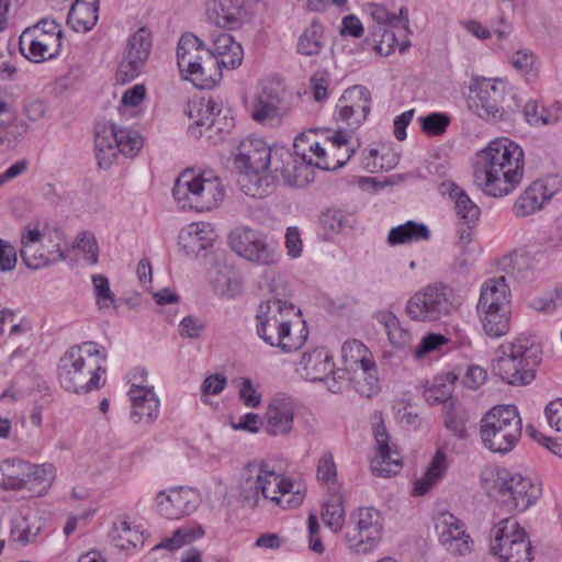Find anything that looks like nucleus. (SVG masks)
Instances as JSON below:
<instances>
[{
	"label": "nucleus",
	"mask_w": 562,
	"mask_h": 562,
	"mask_svg": "<svg viewBox=\"0 0 562 562\" xmlns=\"http://www.w3.org/2000/svg\"><path fill=\"white\" fill-rule=\"evenodd\" d=\"M153 46L149 29L139 27L127 40L123 60L120 64L117 77L123 82L133 80L143 69Z\"/></svg>",
	"instance_id": "obj_18"
},
{
	"label": "nucleus",
	"mask_w": 562,
	"mask_h": 562,
	"mask_svg": "<svg viewBox=\"0 0 562 562\" xmlns=\"http://www.w3.org/2000/svg\"><path fill=\"white\" fill-rule=\"evenodd\" d=\"M294 305L280 299L261 302L256 315L257 335L269 346L283 352L299 350L306 341L308 331L302 327L293 333L292 317L295 315Z\"/></svg>",
	"instance_id": "obj_3"
},
{
	"label": "nucleus",
	"mask_w": 562,
	"mask_h": 562,
	"mask_svg": "<svg viewBox=\"0 0 562 562\" xmlns=\"http://www.w3.org/2000/svg\"><path fill=\"white\" fill-rule=\"evenodd\" d=\"M77 248L85 254V259L90 265L98 262L99 247L93 235L81 233L77 237Z\"/></svg>",
	"instance_id": "obj_58"
},
{
	"label": "nucleus",
	"mask_w": 562,
	"mask_h": 562,
	"mask_svg": "<svg viewBox=\"0 0 562 562\" xmlns=\"http://www.w3.org/2000/svg\"><path fill=\"white\" fill-rule=\"evenodd\" d=\"M436 529L440 543L454 555L470 553L471 539L467 533L464 524L450 513L438 516Z\"/></svg>",
	"instance_id": "obj_22"
},
{
	"label": "nucleus",
	"mask_w": 562,
	"mask_h": 562,
	"mask_svg": "<svg viewBox=\"0 0 562 562\" xmlns=\"http://www.w3.org/2000/svg\"><path fill=\"white\" fill-rule=\"evenodd\" d=\"M261 172L240 170L237 182L246 195L261 199L270 193L271 186Z\"/></svg>",
	"instance_id": "obj_45"
},
{
	"label": "nucleus",
	"mask_w": 562,
	"mask_h": 562,
	"mask_svg": "<svg viewBox=\"0 0 562 562\" xmlns=\"http://www.w3.org/2000/svg\"><path fill=\"white\" fill-rule=\"evenodd\" d=\"M483 487L507 512H524L541 495V486L530 476L506 468L486 469L482 473Z\"/></svg>",
	"instance_id": "obj_6"
},
{
	"label": "nucleus",
	"mask_w": 562,
	"mask_h": 562,
	"mask_svg": "<svg viewBox=\"0 0 562 562\" xmlns=\"http://www.w3.org/2000/svg\"><path fill=\"white\" fill-rule=\"evenodd\" d=\"M467 418L464 415L457 411H448L445 418L446 427L451 430L458 438L467 436Z\"/></svg>",
	"instance_id": "obj_62"
},
{
	"label": "nucleus",
	"mask_w": 562,
	"mask_h": 562,
	"mask_svg": "<svg viewBox=\"0 0 562 562\" xmlns=\"http://www.w3.org/2000/svg\"><path fill=\"white\" fill-rule=\"evenodd\" d=\"M509 288L505 277L488 279L482 286L477 311L508 310Z\"/></svg>",
	"instance_id": "obj_31"
},
{
	"label": "nucleus",
	"mask_w": 562,
	"mask_h": 562,
	"mask_svg": "<svg viewBox=\"0 0 562 562\" xmlns=\"http://www.w3.org/2000/svg\"><path fill=\"white\" fill-rule=\"evenodd\" d=\"M521 418L514 405H496L481 419L483 446L493 453L510 452L521 437Z\"/></svg>",
	"instance_id": "obj_8"
},
{
	"label": "nucleus",
	"mask_w": 562,
	"mask_h": 562,
	"mask_svg": "<svg viewBox=\"0 0 562 562\" xmlns=\"http://www.w3.org/2000/svg\"><path fill=\"white\" fill-rule=\"evenodd\" d=\"M459 306L460 301L454 290L442 282H436L416 292L407 301L405 310L414 321L437 322L451 315Z\"/></svg>",
	"instance_id": "obj_10"
},
{
	"label": "nucleus",
	"mask_w": 562,
	"mask_h": 562,
	"mask_svg": "<svg viewBox=\"0 0 562 562\" xmlns=\"http://www.w3.org/2000/svg\"><path fill=\"white\" fill-rule=\"evenodd\" d=\"M430 232L423 223L407 221L396 227H392L387 235L390 245L409 244L414 241L428 240Z\"/></svg>",
	"instance_id": "obj_35"
},
{
	"label": "nucleus",
	"mask_w": 562,
	"mask_h": 562,
	"mask_svg": "<svg viewBox=\"0 0 562 562\" xmlns=\"http://www.w3.org/2000/svg\"><path fill=\"white\" fill-rule=\"evenodd\" d=\"M272 160V149L263 139L247 138L240 143L234 162L239 170L266 171Z\"/></svg>",
	"instance_id": "obj_24"
},
{
	"label": "nucleus",
	"mask_w": 562,
	"mask_h": 562,
	"mask_svg": "<svg viewBox=\"0 0 562 562\" xmlns=\"http://www.w3.org/2000/svg\"><path fill=\"white\" fill-rule=\"evenodd\" d=\"M448 342V339L441 335V334H428L426 335L420 342L418 344L415 356L416 358H423L430 353L431 351H435L439 349L441 346L446 345Z\"/></svg>",
	"instance_id": "obj_59"
},
{
	"label": "nucleus",
	"mask_w": 562,
	"mask_h": 562,
	"mask_svg": "<svg viewBox=\"0 0 562 562\" xmlns=\"http://www.w3.org/2000/svg\"><path fill=\"white\" fill-rule=\"evenodd\" d=\"M244 57L243 47L240 44L233 45V48H231L229 52H225V54L214 58L215 64L214 67H212V74L213 76H220V72L217 71L221 67L227 68V69H235L237 68Z\"/></svg>",
	"instance_id": "obj_55"
},
{
	"label": "nucleus",
	"mask_w": 562,
	"mask_h": 562,
	"mask_svg": "<svg viewBox=\"0 0 562 562\" xmlns=\"http://www.w3.org/2000/svg\"><path fill=\"white\" fill-rule=\"evenodd\" d=\"M487 336L498 338L509 330V310L477 311Z\"/></svg>",
	"instance_id": "obj_42"
},
{
	"label": "nucleus",
	"mask_w": 562,
	"mask_h": 562,
	"mask_svg": "<svg viewBox=\"0 0 562 562\" xmlns=\"http://www.w3.org/2000/svg\"><path fill=\"white\" fill-rule=\"evenodd\" d=\"M159 513L168 519H178L195 509L196 494L192 488L182 486L159 492L156 497Z\"/></svg>",
	"instance_id": "obj_26"
},
{
	"label": "nucleus",
	"mask_w": 562,
	"mask_h": 562,
	"mask_svg": "<svg viewBox=\"0 0 562 562\" xmlns=\"http://www.w3.org/2000/svg\"><path fill=\"white\" fill-rule=\"evenodd\" d=\"M55 476L56 469L52 463L35 464L30 462L26 488L41 487L42 491H46L54 482Z\"/></svg>",
	"instance_id": "obj_50"
},
{
	"label": "nucleus",
	"mask_w": 562,
	"mask_h": 562,
	"mask_svg": "<svg viewBox=\"0 0 562 562\" xmlns=\"http://www.w3.org/2000/svg\"><path fill=\"white\" fill-rule=\"evenodd\" d=\"M372 97L368 88H348L336 104L335 117L351 131L359 128L371 111Z\"/></svg>",
	"instance_id": "obj_16"
},
{
	"label": "nucleus",
	"mask_w": 562,
	"mask_h": 562,
	"mask_svg": "<svg viewBox=\"0 0 562 562\" xmlns=\"http://www.w3.org/2000/svg\"><path fill=\"white\" fill-rule=\"evenodd\" d=\"M293 482L262 463L247 469V475L240 484V496L246 506L255 507L260 496L270 499L283 508H294L302 504L304 494L292 492Z\"/></svg>",
	"instance_id": "obj_5"
},
{
	"label": "nucleus",
	"mask_w": 562,
	"mask_h": 562,
	"mask_svg": "<svg viewBox=\"0 0 562 562\" xmlns=\"http://www.w3.org/2000/svg\"><path fill=\"white\" fill-rule=\"evenodd\" d=\"M553 195L547 186L537 180L532 182L516 200L513 212L517 217H525L540 210Z\"/></svg>",
	"instance_id": "obj_30"
},
{
	"label": "nucleus",
	"mask_w": 562,
	"mask_h": 562,
	"mask_svg": "<svg viewBox=\"0 0 562 562\" xmlns=\"http://www.w3.org/2000/svg\"><path fill=\"white\" fill-rule=\"evenodd\" d=\"M337 470L330 452L321 456L317 464V480L330 487L336 483Z\"/></svg>",
	"instance_id": "obj_56"
},
{
	"label": "nucleus",
	"mask_w": 562,
	"mask_h": 562,
	"mask_svg": "<svg viewBox=\"0 0 562 562\" xmlns=\"http://www.w3.org/2000/svg\"><path fill=\"white\" fill-rule=\"evenodd\" d=\"M422 130L428 135H441L446 132L450 117L445 113H431L420 117Z\"/></svg>",
	"instance_id": "obj_57"
},
{
	"label": "nucleus",
	"mask_w": 562,
	"mask_h": 562,
	"mask_svg": "<svg viewBox=\"0 0 562 562\" xmlns=\"http://www.w3.org/2000/svg\"><path fill=\"white\" fill-rule=\"evenodd\" d=\"M375 318L383 325L393 346L404 348L411 344L413 339L411 331L401 326L400 321L392 312H380Z\"/></svg>",
	"instance_id": "obj_38"
},
{
	"label": "nucleus",
	"mask_w": 562,
	"mask_h": 562,
	"mask_svg": "<svg viewBox=\"0 0 562 562\" xmlns=\"http://www.w3.org/2000/svg\"><path fill=\"white\" fill-rule=\"evenodd\" d=\"M203 536L204 530L200 525L183 526L176 529L170 538L162 539L161 542L154 548V550L167 549L169 551H175L186 544H190Z\"/></svg>",
	"instance_id": "obj_43"
},
{
	"label": "nucleus",
	"mask_w": 562,
	"mask_h": 562,
	"mask_svg": "<svg viewBox=\"0 0 562 562\" xmlns=\"http://www.w3.org/2000/svg\"><path fill=\"white\" fill-rule=\"evenodd\" d=\"M300 364L302 374L312 382L323 381L334 368L333 357L325 348L303 353Z\"/></svg>",
	"instance_id": "obj_32"
},
{
	"label": "nucleus",
	"mask_w": 562,
	"mask_h": 562,
	"mask_svg": "<svg viewBox=\"0 0 562 562\" xmlns=\"http://www.w3.org/2000/svg\"><path fill=\"white\" fill-rule=\"evenodd\" d=\"M20 252L25 266L33 270L57 263L66 259V255L60 245L53 238H49L47 243L41 247L24 241V247H22Z\"/></svg>",
	"instance_id": "obj_29"
},
{
	"label": "nucleus",
	"mask_w": 562,
	"mask_h": 562,
	"mask_svg": "<svg viewBox=\"0 0 562 562\" xmlns=\"http://www.w3.org/2000/svg\"><path fill=\"white\" fill-rule=\"evenodd\" d=\"M341 358L344 366L349 371H355L374 363L371 351L357 339L344 342L341 347Z\"/></svg>",
	"instance_id": "obj_36"
},
{
	"label": "nucleus",
	"mask_w": 562,
	"mask_h": 562,
	"mask_svg": "<svg viewBox=\"0 0 562 562\" xmlns=\"http://www.w3.org/2000/svg\"><path fill=\"white\" fill-rule=\"evenodd\" d=\"M99 0H76L67 15V23L76 32H88L98 22Z\"/></svg>",
	"instance_id": "obj_33"
},
{
	"label": "nucleus",
	"mask_w": 562,
	"mask_h": 562,
	"mask_svg": "<svg viewBox=\"0 0 562 562\" xmlns=\"http://www.w3.org/2000/svg\"><path fill=\"white\" fill-rule=\"evenodd\" d=\"M371 15L379 24H387L391 27L396 29L401 35H406L409 32L408 10L404 7L401 8L400 14L395 15L390 13L382 5H373Z\"/></svg>",
	"instance_id": "obj_49"
},
{
	"label": "nucleus",
	"mask_w": 562,
	"mask_h": 562,
	"mask_svg": "<svg viewBox=\"0 0 562 562\" xmlns=\"http://www.w3.org/2000/svg\"><path fill=\"white\" fill-rule=\"evenodd\" d=\"M221 109L212 99L201 98L188 102V115L193 121L189 132L194 137L205 136L207 139L217 142L221 134L228 132L234 123L226 116H221Z\"/></svg>",
	"instance_id": "obj_15"
},
{
	"label": "nucleus",
	"mask_w": 562,
	"mask_h": 562,
	"mask_svg": "<svg viewBox=\"0 0 562 562\" xmlns=\"http://www.w3.org/2000/svg\"><path fill=\"white\" fill-rule=\"evenodd\" d=\"M212 231L207 224L193 223L179 235V245L187 254L198 256L212 245Z\"/></svg>",
	"instance_id": "obj_34"
},
{
	"label": "nucleus",
	"mask_w": 562,
	"mask_h": 562,
	"mask_svg": "<svg viewBox=\"0 0 562 562\" xmlns=\"http://www.w3.org/2000/svg\"><path fill=\"white\" fill-rule=\"evenodd\" d=\"M446 454L441 450H438L426 473L415 482L413 487V495H425L431 488V486L438 480H440V477L446 471Z\"/></svg>",
	"instance_id": "obj_39"
},
{
	"label": "nucleus",
	"mask_w": 562,
	"mask_h": 562,
	"mask_svg": "<svg viewBox=\"0 0 562 562\" xmlns=\"http://www.w3.org/2000/svg\"><path fill=\"white\" fill-rule=\"evenodd\" d=\"M134 423L151 424L159 415V398L153 386L133 384L128 392Z\"/></svg>",
	"instance_id": "obj_27"
},
{
	"label": "nucleus",
	"mask_w": 562,
	"mask_h": 562,
	"mask_svg": "<svg viewBox=\"0 0 562 562\" xmlns=\"http://www.w3.org/2000/svg\"><path fill=\"white\" fill-rule=\"evenodd\" d=\"M205 329V324L198 317L186 316L179 324V335L183 338L196 339Z\"/></svg>",
	"instance_id": "obj_60"
},
{
	"label": "nucleus",
	"mask_w": 562,
	"mask_h": 562,
	"mask_svg": "<svg viewBox=\"0 0 562 562\" xmlns=\"http://www.w3.org/2000/svg\"><path fill=\"white\" fill-rule=\"evenodd\" d=\"M16 249L0 238V272L12 271L16 266Z\"/></svg>",
	"instance_id": "obj_61"
},
{
	"label": "nucleus",
	"mask_w": 562,
	"mask_h": 562,
	"mask_svg": "<svg viewBox=\"0 0 562 562\" xmlns=\"http://www.w3.org/2000/svg\"><path fill=\"white\" fill-rule=\"evenodd\" d=\"M94 356H101L102 360L106 358L93 341L72 346L65 352L58 363V381L65 391L87 394L101 386V374L105 369L93 360Z\"/></svg>",
	"instance_id": "obj_4"
},
{
	"label": "nucleus",
	"mask_w": 562,
	"mask_h": 562,
	"mask_svg": "<svg viewBox=\"0 0 562 562\" xmlns=\"http://www.w3.org/2000/svg\"><path fill=\"white\" fill-rule=\"evenodd\" d=\"M178 66L181 72H186V79L190 80L199 89H211L216 85L217 78L212 74L215 60L204 43L194 34H183L177 48Z\"/></svg>",
	"instance_id": "obj_11"
},
{
	"label": "nucleus",
	"mask_w": 562,
	"mask_h": 562,
	"mask_svg": "<svg viewBox=\"0 0 562 562\" xmlns=\"http://www.w3.org/2000/svg\"><path fill=\"white\" fill-rule=\"evenodd\" d=\"M524 117L531 126H546L557 122V116L550 114L547 109L539 105L536 100H529L524 105Z\"/></svg>",
	"instance_id": "obj_52"
},
{
	"label": "nucleus",
	"mask_w": 562,
	"mask_h": 562,
	"mask_svg": "<svg viewBox=\"0 0 562 562\" xmlns=\"http://www.w3.org/2000/svg\"><path fill=\"white\" fill-rule=\"evenodd\" d=\"M228 244L236 255L256 265H277L281 257L277 243L268 239L263 232L248 226L233 229L228 235Z\"/></svg>",
	"instance_id": "obj_14"
},
{
	"label": "nucleus",
	"mask_w": 562,
	"mask_h": 562,
	"mask_svg": "<svg viewBox=\"0 0 562 562\" xmlns=\"http://www.w3.org/2000/svg\"><path fill=\"white\" fill-rule=\"evenodd\" d=\"M37 31L25 29L19 38L21 54L33 63H42L47 59H54L58 55L48 50L44 43L37 41L35 33Z\"/></svg>",
	"instance_id": "obj_37"
},
{
	"label": "nucleus",
	"mask_w": 562,
	"mask_h": 562,
	"mask_svg": "<svg viewBox=\"0 0 562 562\" xmlns=\"http://www.w3.org/2000/svg\"><path fill=\"white\" fill-rule=\"evenodd\" d=\"M328 149H326V160L316 161L315 167L334 171L344 167L356 153L355 145L350 144L347 131L339 128L333 136L326 138Z\"/></svg>",
	"instance_id": "obj_28"
},
{
	"label": "nucleus",
	"mask_w": 562,
	"mask_h": 562,
	"mask_svg": "<svg viewBox=\"0 0 562 562\" xmlns=\"http://www.w3.org/2000/svg\"><path fill=\"white\" fill-rule=\"evenodd\" d=\"M206 13L217 26L228 30L238 29L251 18L247 0H211Z\"/></svg>",
	"instance_id": "obj_23"
},
{
	"label": "nucleus",
	"mask_w": 562,
	"mask_h": 562,
	"mask_svg": "<svg viewBox=\"0 0 562 562\" xmlns=\"http://www.w3.org/2000/svg\"><path fill=\"white\" fill-rule=\"evenodd\" d=\"M92 284L99 308H108L111 305H114L115 297L110 289L108 278L103 274H94L92 276Z\"/></svg>",
	"instance_id": "obj_53"
},
{
	"label": "nucleus",
	"mask_w": 562,
	"mask_h": 562,
	"mask_svg": "<svg viewBox=\"0 0 562 562\" xmlns=\"http://www.w3.org/2000/svg\"><path fill=\"white\" fill-rule=\"evenodd\" d=\"M493 554L501 562H531V542L522 527L513 518H504L491 530V547Z\"/></svg>",
	"instance_id": "obj_13"
},
{
	"label": "nucleus",
	"mask_w": 562,
	"mask_h": 562,
	"mask_svg": "<svg viewBox=\"0 0 562 562\" xmlns=\"http://www.w3.org/2000/svg\"><path fill=\"white\" fill-rule=\"evenodd\" d=\"M352 383L356 392L362 397L374 396L380 390L375 362L352 371Z\"/></svg>",
	"instance_id": "obj_41"
},
{
	"label": "nucleus",
	"mask_w": 562,
	"mask_h": 562,
	"mask_svg": "<svg viewBox=\"0 0 562 562\" xmlns=\"http://www.w3.org/2000/svg\"><path fill=\"white\" fill-rule=\"evenodd\" d=\"M384 522L380 510L373 506H360L353 509L346 521L345 541L350 551L366 554L380 543Z\"/></svg>",
	"instance_id": "obj_12"
},
{
	"label": "nucleus",
	"mask_w": 562,
	"mask_h": 562,
	"mask_svg": "<svg viewBox=\"0 0 562 562\" xmlns=\"http://www.w3.org/2000/svg\"><path fill=\"white\" fill-rule=\"evenodd\" d=\"M524 167L521 147L509 138H495L477 154L474 182L485 194L501 198L521 182Z\"/></svg>",
	"instance_id": "obj_1"
},
{
	"label": "nucleus",
	"mask_w": 562,
	"mask_h": 562,
	"mask_svg": "<svg viewBox=\"0 0 562 562\" xmlns=\"http://www.w3.org/2000/svg\"><path fill=\"white\" fill-rule=\"evenodd\" d=\"M449 196L454 201L457 215L462 221L470 224L477 223L481 210L459 186L450 184Z\"/></svg>",
	"instance_id": "obj_40"
},
{
	"label": "nucleus",
	"mask_w": 562,
	"mask_h": 562,
	"mask_svg": "<svg viewBox=\"0 0 562 562\" xmlns=\"http://www.w3.org/2000/svg\"><path fill=\"white\" fill-rule=\"evenodd\" d=\"M285 247L290 257L297 258L301 256L303 243L297 227H288L285 233Z\"/></svg>",
	"instance_id": "obj_63"
},
{
	"label": "nucleus",
	"mask_w": 562,
	"mask_h": 562,
	"mask_svg": "<svg viewBox=\"0 0 562 562\" xmlns=\"http://www.w3.org/2000/svg\"><path fill=\"white\" fill-rule=\"evenodd\" d=\"M41 527L36 525V517L32 518L26 515H18L11 520V539L25 546L32 542L40 533Z\"/></svg>",
	"instance_id": "obj_44"
},
{
	"label": "nucleus",
	"mask_w": 562,
	"mask_h": 562,
	"mask_svg": "<svg viewBox=\"0 0 562 562\" xmlns=\"http://www.w3.org/2000/svg\"><path fill=\"white\" fill-rule=\"evenodd\" d=\"M94 145L99 167L108 169L119 154L135 156L143 146V139L132 128L121 127L112 121H99L94 126Z\"/></svg>",
	"instance_id": "obj_9"
},
{
	"label": "nucleus",
	"mask_w": 562,
	"mask_h": 562,
	"mask_svg": "<svg viewBox=\"0 0 562 562\" xmlns=\"http://www.w3.org/2000/svg\"><path fill=\"white\" fill-rule=\"evenodd\" d=\"M323 48V26L313 21L299 37L297 53L304 56H315Z\"/></svg>",
	"instance_id": "obj_46"
},
{
	"label": "nucleus",
	"mask_w": 562,
	"mask_h": 562,
	"mask_svg": "<svg viewBox=\"0 0 562 562\" xmlns=\"http://www.w3.org/2000/svg\"><path fill=\"white\" fill-rule=\"evenodd\" d=\"M376 454L371 460V471L374 475L390 477L400 472L402 462L395 445L390 443V436L383 422L374 427Z\"/></svg>",
	"instance_id": "obj_21"
},
{
	"label": "nucleus",
	"mask_w": 562,
	"mask_h": 562,
	"mask_svg": "<svg viewBox=\"0 0 562 562\" xmlns=\"http://www.w3.org/2000/svg\"><path fill=\"white\" fill-rule=\"evenodd\" d=\"M352 371L344 368H333V371L328 372L327 376L322 381L325 382L327 389L331 393H341L352 382Z\"/></svg>",
	"instance_id": "obj_54"
},
{
	"label": "nucleus",
	"mask_w": 562,
	"mask_h": 562,
	"mask_svg": "<svg viewBox=\"0 0 562 562\" xmlns=\"http://www.w3.org/2000/svg\"><path fill=\"white\" fill-rule=\"evenodd\" d=\"M284 94V89L280 83L273 81L265 82L254 100L252 119L263 123L280 116Z\"/></svg>",
	"instance_id": "obj_25"
},
{
	"label": "nucleus",
	"mask_w": 562,
	"mask_h": 562,
	"mask_svg": "<svg viewBox=\"0 0 562 562\" xmlns=\"http://www.w3.org/2000/svg\"><path fill=\"white\" fill-rule=\"evenodd\" d=\"M322 520L334 532L340 531L345 526L344 499L340 495H334L322 509Z\"/></svg>",
	"instance_id": "obj_48"
},
{
	"label": "nucleus",
	"mask_w": 562,
	"mask_h": 562,
	"mask_svg": "<svg viewBox=\"0 0 562 562\" xmlns=\"http://www.w3.org/2000/svg\"><path fill=\"white\" fill-rule=\"evenodd\" d=\"M352 215L345 213L339 209H327L319 215V223L325 231L330 233H339L345 227H350Z\"/></svg>",
	"instance_id": "obj_51"
},
{
	"label": "nucleus",
	"mask_w": 562,
	"mask_h": 562,
	"mask_svg": "<svg viewBox=\"0 0 562 562\" xmlns=\"http://www.w3.org/2000/svg\"><path fill=\"white\" fill-rule=\"evenodd\" d=\"M506 83L501 79H476V95L470 106L476 115L484 120L502 121L505 111L502 101L505 95Z\"/></svg>",
	"instance_id": "obj_17"
},
{
	"label": "nucleus",
	"mask_w": 562,
	"mask_h": 562,
	"mask_svg": "<svg viewBox=\"0 0 562 562\" xmlns=\"http://www.w3.org/2000/svg\"><path fill=\"white\" fill-rule=\"evenodd\" d=\"M172 195L181 210L204 212L220 205L225 188L221 178L211 170L186 169L176 179Z\"/></svg>",
	"instance_id": "obj_7"
},
{
	"label": "nucleus",
	"mask_w": 562,
	"mask_h": 562,
	"mask_svg": "<svg viewBox=\"0 0 562 562\" xmlns=\"http://www.w3.org/2000/svg\"><path fill=\"white\" fill-rule=\"evenodd\" d=\"M30 462L22 459L4 460V472L7 486L12 491H20L27 487Z\"/></svg>",
	"instance_id": "obj_47"
},
{
	"label": "nucleus",
	"mask_w": 562,
	"mask_h": 562,
	"mask_svg": "<svg viewBox=\"0 0 562 562\" xmlns=\"http://www.w3.org/2000/svg\"><path fill=\"white\" fill-rule=\"evenodd\" d=\"M296 403L286 394L274 395L266 409L262 428L271 437H288L294 429Z\"/></svg>",
	"instance_id": "obj_19"
},
{
	"label": "nucleus",
	"mask_w": 562,
	"mask_h": 562,
	"mask_svg": "<svg viewBox=\"0 0 562 562\" xmlns=\"http://www.w3.org/2000/svg\"><path fill=\"white\" fill-rule=\"evenodd\" d=\"M313 165L312 159L306 160L293 156L286 149L273 153V178L286 187L302 188L308 182V166Z\"/></svg>",
	"instance_id": "obj_20"
},
{
	"label": "nucleus",
	"mask_w": 562,
	"mask_h": 562,
	"mask_svg": "<svg viewBox=\"0 0 562 562\" xmlns=\"http://www.w3.org/2000/svg\"><path fill=\"white\" fill-rule=\"evenodd\" d=\"M541 356L542 347L536 337L519 335L496 349L491 370L508 384L527 385L536 378Z\"/></svg>",
	"instance_id": "obj_2"
},
{
	"label": "nucleus",
	"mask_w": 562,
	"mask_h": 562,
	"mask_svg": "<svg viewBox=\"0 0 562 562\" xmlns=\"http://www.w3.org/2000/svg\"><path fill=\"white\" fill-rule=\"evenodd\" d=\"M546 416L551 427L562 431V398L551 401L547 405Z\"/></svg>",
	"instance_id": "obj_64"
}]
</instances>
